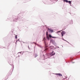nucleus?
<instances>
[{
    "mask_svg": "<svg viewBox=\"0 0 80 80\" xmlns=\"http://www.w3.org/2000/svg\"><path fill=\"white\" fill-rule=\"evenodd\" d=\"M48 30L49 31V32H50V33H52V32H53V30L50 29L49 28H48Z\"/></svg>",
    "mask_w": 80,
    "mask_h": 80,
    "instance_id": "obj_1",
    "label": "nucleus"
},
{
    "mask_svg": "<svg viewBox=\"0 0 80 80\" xmlns=\"http://www.w3.org/2000/svg\"><path fill=\"white\" fill-rule=\"evenodd\" d=\"M62 36L63 37L64 35L65 34V31H62V32L61 33Z\"/></svg>",
    "mask_w": 80,
    "mask_h": 80,
    "instance_id": "obj_2",
    "label": "nucleus"
},
{
    "mask_svg": "<svg viewBox=\"0 0 80 80\" xmlns=\"http://www.w3.org/2000/svg\"><path fill=\"white\" fill-rule=\"evenodd\" d=\"M56 75H58L59 76H60L61 77H62V75L60 73H56Z\"/></svg>",
    "mask_w": 80,
    "mask_h": 80,
    "instance_id": "obj_3",
    "label": "nucleus"
},
{
    "mask_svg": "<svg viewBox=\"0 0 80 80\" xmlns=\"http://www.w3.org/2000/svg\"><path fill=\"white\" fill-rule=\"evenodd\" d=\"M49 38H51V37H52V38H54V37H52V36H51L50 35V34H49Z\"/></svg>",
    "mask_w": 80,
    "mask_h": 80,
    "instance_id": "obj_4",
    "label": "nucleus"
},
{
    "mask_svg": "<svg viewBox=\"0 0 80 80\" xmlns=\"http://www.w3.org/2000/svg\"><path fill=\"white\" fill-rule=\"evenodd\" d=\"M47 38H48V40H49V37H48V36L47 35Z\"/></svg>",
    "mask_w": 80,
    "mask_h": 80,
    "instance_id": "obj_5",
    "label": "nucleus"
},
{
    "mask_svg": "<svg viewBox=\"0 0 80 80\" xmlns=\"http://www.w3.org/2000/svg\"><path fill=\"white\" fill-rule=\"evenodd\" d=\"M65 2H67V3H68V1L67 0H65Z\"/></svg>",
    "mask_w": 80,
    "mask_h": 80,
    "instance_id": "obj_6",
    "label": "nucleus"
},
{
    "mask_svg": "<svg viewBox=\"0 0 80 80\" xmlns=\"http://www.w3.org/2000/svg\"><path fill=\"white\" fill-rule=\"evenodd\" d=\"M55 53H54L53 54H52V56H53V55H55Z\"/></svg>",
    "mask_w": 80,
    "mask_h": 80,
    "instance_id": "obj_7",
    "label": "nucleus"
},
{
    "mask_svg": "<svg viewBox=\"0 0 80 80\" xmlns=\"http://www.w3.org/2000/svg\"><path fill=\"white\" fill-rule=\"evenodd\" d=\"M68 3H69L70 4H71V1H69L68 2Z\"/></svg>",
    "mask_w": 80,
    "mask_h": 80,
    "instance_id": "obj_8",
    "label": "nucleus"
},
{
    "mask_svg": "<svg viewBox=\"0 0 80 80\" xmlns=\"http://www.w3.org/2000/svg\"><path fill=\"white\" fill-rule=\"evenodd\" d=\"M15 38H16V39L17 38V36H15Z\"/></svg>",
    "mask_w": 80,
    "mask_h": 80,
    "instance_id": "obj_9",
    "label": "nucleus"
},
{
    "mask_svg": "<svg viewBox=\"0 0 80 80\" xmlns=\"http://www.w3.org/2000/svg\"><path fill=\"white\" fill-rule=\"evenodd\" d=\"M48 32H46V35H48Z\"/></svg>",
    "mask_w": 80,
    "mask_h": 80,
    "instance_id": "obj_10",
    "label": "nucleus"
},
{
    "mask_svg": "<svg viewBox=\"0 0 80 80\" xmlns=\"http://www.w3.org/2000/svg\"><path fill=\"white\" fill-rule=\"evenodd\" d=\"M48 49H47V48L45 50V51H46V50H47Z\"/></svg>",
    "mask_w": 80,
    "mask_h": 80,
    "instance_id": "obj_11",
    "label": "nucleus"
}]
</instances>
